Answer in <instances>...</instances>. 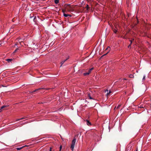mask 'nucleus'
Here are the masks:
<instances>
[{"label":"nucleus","mask_w":151,"mask_h":151,"mask_svg":"<svg viewBox=\"0 0 151 151\" xmlns=\"http://www.w3.org/2000/svg\"><path fill=\"white\" fill-rule=\"evenodd\" d=\"M76 142V138L75 137L73 138V140L72 141V144L70 147V148L72 151H73L74 148L75 147V143Z\"/></svg>","instance_id":"f257e3e1"},{"label":"nucleus","mask_w":151,"mask_h":151,"mask_svg":"<svg viewBox=\"0 0 151 151\" xmlns=\"http://www.w3.org/2000/svg\"><path fill=\"white\" fill-rule=\"evenodd\" d=\"M132 146L131 145H129L128 146L126 149V151H130L132 149Z\"/></svg>","instance_id":"f03ea898"},{"label":"nucleus","mask_w":151,"mask_h":151,"mask_svg":"<svg viewBox=\"0 0 151 151\" xmlns=\"http://www.w3.org/2000/svg\"><path fill=\"white\" fill-rule=\"evenodd\" d=\"M84 121H86V124L90 126L91 125V123L88 120L86 119V120H85Z\"/></svg>","instance_id":"7ed1b4c3"},{"label":"nucleus","mask_w":151,"mask_h":151,"mask_svg":"<svg viewBox=\"0 0 151 151\" xmlns=\"http://www.w3.org/2000/svg\"><path fill=\"white\" fill-rule=\"evenodd\" d=\"M9 106L8 105H4L1 107V109H0V112L1 111L2 109L4 108L7 107Z\"/></svg>","instance_id":"20e7f679"},{"label":"nucleus","mask_w":151,"mask_h":151,"mask_svg":"<svg viewBox=\"0 0 151 151\" xmlns=\"http://www.w3.org/2000/svg\"><path fill=\"white\" fill-rule=\"evenodd\" d=\"M68 58H67L66 59H65L64 60H63L62 61V62H61L60 63L61 64V65H60V67H61L62 65H63V64L64 63V62L66 61L68 59Z\"/></svg>","instance_id":"39448f33"},{"label":"nucleus","mask_w":151,"mask_h":151,"mask_svg":"<svg viewBox=\"0 0 151 151\" xmlns=\"http://www.w3.org/2000/svg\"><path fill=\"white\" fill-rule=\"evenodd\" d=\"M26 146H24L21 147H17L16 148V149L18 150H19L22 149V148H23L24 147H25Z\"/></svg>","instance_id":"423d86ee"},{"label":"nucleus","mask_w":151,"mask_h":151,"mask_svg":"<svg viewBox=\"0 0 151 151\" xmlns=\"http://www.w3.org/2000/svg\"><path fill=\"white\" fill-rule=\"evenodd\" d=\"M87 96H88V97H89V98L90 99H93V98H92L91 97V96L90 94L89 93H88V94Z\"/></svg>","instance_id":"0eeeda50"},{"label":"nucleus","mask_w":151,"mask_h":151,"mask_svg":"<svg viewBox=\"0 0 151 151\" xmlns=\"http://www.w3.org/2000/svg\"><path fill=\"white\" fill-rule=\"evenodd\" d=\"M6 61H7L8 62H10L12 61V59H6Z\"/></svg>","instance_id":"6e6552de"},{"label":"nucleus","mask_w":151,"mask_h":151,"mask_svg":"<svg viewBox=\"0 0 151 151\" xmlns=\"http://www.w3.org/2000/svg\"><path fill=\"white\" fill-rule=\"evenodd\" d=\"M93 69V68H91V69H89L88 71V73H89V74L91 72V71Z\"/></svg>","instance_id":"1a4fd4ad"},{"label":"nucleus","mask_w":151,"mask_h":151,"mask_svg":"<svg viewBox=\"0 0 151 151\" xmlns=\"http://www.w3.org/2000/svg\"><path fill=\"white\" fill-rule=\"evenodd\" d=\"M63 15H64V16L65 17H68V16H70V17L71 16L70 15H69V14H63Z\"/></svg>","instance_id":"9d476101"},{"label":"nucleus","mask_w":151,"mask_h":151,"mask_svg":"<svg viewBox=\"0 0 151 151\" xmlns=\"http://www.w3.org/2000/svg\"><path fill=\"white\" fill-rule=\"evenodd\" d=\"M89 74V73L88 72L85 73H83V75L85 76H86L87 75H88Z\"/></svg>","instance_id":"9b49d317"},{"label":"nucleus","mask_w":151,"mask_h":151,"mask_svg":"<svg viewBox=\"0 0 151 151\" xmlns=\"http://www.w3.org/2000/svg\"><path fill=\"white\" fill-rule=\"evenodd\" d=\"M59 0H54V2L55 4H57L59 3Z\"/></svg>","instance_id":"f8f14e48"},{"label":"nucleus","mask_w":151,"mask_h":151,"mask_svg":"<svg viewBox=\"0 0 151 151\" xmlns=\"http://www.w3.org/2000/svg\"><path fill=\"white\" fill-rule=\"evenodd\" d=\"M42 89V88H39L38 89H36L35 90H33V92H36V91H37L41 89Z\"/></svg>","instance_id":"ddd939ff"},{"label":"nucleus","mask_w":151,"mask_h":151,"mask_svg":"<svg viewBox=\"0 0 151 151\" xmlns=\"http://www.w3.org/2000/svg\"><path fill=\"white\" fill-rule=\"evenodd\" d=\"M129 77L130 78H133L134 77V76L133 75L131 74L129 76Z\"/></svg>","instance_id":"4468645a"},{"label":"nucleus","mask_w":151,"mask_h":151,"mask_svg":"<svg viewBox=\"0 0 151 151\" xmlns=\"http://www.w3.org/2000/svg\"><path fill=\"white\" fill-rule=\"evenodd\" d=\"M111 93V92L110 91H109V92L107 93V95H109L110 93Z\"/></svg>","instance_id":"2eb2a0df"},{"label":"nucleus","mask_w":151,"mask_h":151,"mask_svg":"<svg viewBox=\"0 0 151 151\" xmlns=\"http://www.w3.org/2000/svg\"><path fill=\"white\" fill-rule=\"evenodd\" d=\"M65 5H66V7H67L68 6H69L70 8L71 9V7L70 6V4H66Z\"/></svg>","instance_id":"dca6fc26"},{"label":"nucleus","mask_w":151,"mask_h":151,"mask_svg":"<svg viewBox=\"0 0 151 151\" xmlns=\"http://www.w3.org/2000/svg\"><path fill=\"white\" fill-rule=\"evenodd\" d=\"M145 75H144V76H143V78H142V80L143 81H144L145 79Z\"/></svg>","instance_id":"f3484780"},{"label":"nucleus","mask_w":151,"mask_h":151,"mask_svg":"<svg viewBox=\"0 0 151 151\" xmlns=\"http://www.w3.org/2000/svg\"><path fill=\"white\" fill-rule=\"evenodd\" d=\"M19 50V49L18 48H17L14 51V52H16L18 50Z\"/></svg>","instance_id":"a211bd4d"},{"label":"nucleus","mask_w":151,"mask_h":151,"mask_svg":"<svg viewBox=\"0 0 151 151\" xmlns=\"http://www.w3.org/2000/svg\"><path fill=\"white\" fill-rule=\"evenodd\" d=\"M25 118H26L25 117H22V118H20V119L21 120L25 119Z\"/></svg>","instance_id":"6ab92c4d"},{"label":"nucleus","mask_w":151,"mask_h":151,"mask_svg":"<svg viewBox=\"0 0 151 151\" xmlns=\"http://www.w3.org/2000/svg\"><path fill=\"white\" fill-rule=\"evenodd\" d=\"M114 32L115 33H116L117 32V30H116V29H114Z\"/></svg>","instance_id":"aec40b11"},{"label":"nucleus","mask_w":151,"mask_h":151,"mask_svg":"<svg viewBox=\"0 0 151 151\" xmlns=\"http://www.w3.org/2000/svg\"><path fill=\"white\" fill-rule=\"evenodd\" d=\"M121 106L120 105H118V106L116 107V109H118Z\"/></svg>","instance_id":"412c9836"},{"label":"nucleus","mask_w":151,"mask_h":151,"mask_svg":"<svg viewBox=\"0 0 151 151\" xmlns=\"http://www.w3.org/2000/svg\"><path fill=\"white\" fill-rule=\"evenodd\" d=\"M62 146L61 145H60V151H61V150L62 149Z\"/></svg>","instance_id":"4be33fe9"},{"label":"nucleus","mask_w":151,"mask_h":151,"mask_svg":"<svg viewBox=\"0 0 151 151\" xmlns=\"http://www.w3.org/2000/svg\"><path fill=\"white\" fill-rule=\"evenodd\" d=\"M107 49H108L109 50V51L110 49V47H108L107 48Z\"/></svg>","instance_id":"5701e85b"},{"label":"nucleus","mask_w":151,"mask_h":151,"mask_svg":"<svg viewBox=\"0 0 151 151\" xmlns=\"http://www.w3.org/2000/svg\"><path fill=\"white\" fill-rule=\"evenodd\" d=\"M86 8L87 9H88V4L86 5Z\"/></svg>","instance_id":"b1692460"},{"label":"nucleus","mask_w":151,"mask_h":151,"mask_svg":"<svg viewBox=\"0 0 151 151\" xmlns=\"http://www.w3.org/2000/svg\"><path fill=\"white\" fill-rule=\"evenodd\" d=\"M21 120L20 119H17L16 120V121H19V120Z\"/></svg>","instance_id":"393cba45"},{"label":"nucleus","mask_w":151,"mask_h":151,"mask_svg":"<svg viewBox=\"0 0 151 151\" xmlns=\"http://www.w3.org/2000/svg\"><path fill=\"white\" fill-rule=\"evenodd\" d=\"M52 148L51 147H50V151H52Z\"/></svg>","instance_id":"a878e982"},{"label":"nucleus","mask_w":151,"mask_h":151,"mask_svg":"<svg viewBox=\"0 0 151 151\" xmlns=\"http://www.w3.org/2000/svg\"><path fill=\"white\" fill-rule=\"evenodd\" d=\"M130 44L131 45L132 43V40H130Z\"/></svg>","instance_id":"bb28decb"},{"label":"nucleus","mask_w":151,"mask_h":151,"mask_svg":"<svg viewBox=\"0 0 151 151\" xmlns=\"http://www.w3.org/2000/svg\"><path fill=\"white\" fill-rule=\"evenodd\" d=\"M33 92V91H30V93H33V92Z\"/></svg>","instance_id":"cd10ccee"},{"label":"nucleus","mask_w":151,"mask_h":151,"mask_svg":"<svg viewBox=\"0 0 151 151\" xmlns=\"http://www.w3.org/2000/svg\"><path fill=\"white\" fill-rule=\"evenodd\" d=\"M36 16H35V17H34V19H33V20H34H34H35V19H36Z\"/></svg>","instance_id":"c85d7f7f"},{"label":"nucleus","mask_w":151,"mask_h":151,"mask_svg":"<svg viewBox=\"0 0 151 151\" xmlns=\"http://www.w3.org/2000/svg\"><path fill=\"white\" fill-rule=\"evenodd\" d=\"M131 45L130 44L129 46H128V47H130L131 46Z\"/></svg>","instance_id":"c756f323"},{"label":"nucleus","mask_w":151,"mask_h":151,"mask_svg":"<svg viewBox=\"0 0 151 151\" xmlns=\"http://www.w3.org/2000/svg\"><path fill=\"white\" fill-rule=\"evenodd\" d=\"M39 103V104H41V103H42V102L40 103H40Z\"/></svg>","instance_id":"7c9ffc66"},{"label":"nucleus","mask_w":151,"mask_h":151,"mask_svg":"<svg viewBox=\"0 0 151 151\" xmlns=\"http://www.w3.org/2000/svg\"><path fill=\"white\" fill-rule=\"evenodd\" d=\"M33 17H30V18H32Z\"/></svg>","instance_id":"2f4dec72"},{"label":"nucleus","mask_w":151,"mask_h":151,"mask_svg":"<svg viewBox=\"0 0 151 151\" xmlns=\"http://www.w3.org/2000/svg\"><path fill=\"white\" fill-rule=\"evenodd\" d=\"M137 150L136 151H137Z\"/></svg>","instance_id":"473e14b6"},{"label":"nucleus","mask_w":151,"mask_h":151,"mask_svg":"<svg viewBox=\"0 0 151 151\" xmlns=\"http://www.w3.org/2000/svg\"><path fill=\"white\" fill-rule=\"evenodd\" d=\"M106 54H104V55H103V56H104V55H106Z\"/></svg>","instance_id":"72a5a7b5"},{"label":"nucleus","mask_w":151,"mask_h":151,"mask_svg":"<svg viewBox=\"0 0 151 151\" xmlns=\"http://www.w3.org/2000/svg\"><path fill=\"white\" fill-rule=\"evenodd\" d=\"M133 40H134V39H133Z\"/></svg>","instance_id":"f704fd0d"},{"label":"nucleus","mask_w":151,"mask_h":151,"mask_svg":"<svg viewBox=\"0 0 151 151\" xmlns=\"http://www.w3.org/2000/svg\"><path fill=\"white\" fill-rule=\"evenodd\" d=\"M124 80H126V79H125V78H124Z\"/></svg>","instance_id":"c9c22d12"}]
</instances>
